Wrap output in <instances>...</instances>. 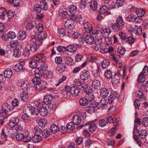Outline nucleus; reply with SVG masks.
Instances as JSON below:
<instances>
[{
    "label": "nucleus",
    "instance_id": "nucleus-1",
    "mask_svg": "<svg viewBox=\"0 0 148 148\" xmlns=\"http://www.w3.org/2000/svg\"><path fill=\"white\" fill-rule=\"evenodd\" d=\"M69 19H68L65 21L64 26L66 29L70 30L73 29L75 21L80 23L82 21V18L80 15L77 16L75 15H71L69 16Z\"/></svg>",
    "mask_w": 148,
    "mask_h": 148
},
{
    "label": "nucleus",
    "instance_id": "nucleus-2",
    "mask_svg": "<svg viewBox=\"0 0 148 148\" xmlns=\"http://www.w3.org/2000/svg\"><path fill=\"white\" fill-rule=\"evenodd\" d=\"M125 24V22L121 16H119L116 19V23H114L112 27L113 29L117 32L121 29V27Z\"/></svg>",
    "mask_w": 148,
    "mask_h": 148
},
{
    "label": "nucleus",
    "instance_id": "nucleus-3",
    "mask_svg": "<svg viewBox=\"0 0 148 148\" xmlns=\"http://www.w3.org/2000/svg\"><path fill=\"white\" fill-rule=\"evenodd\" d=\"M90 106H88L86 108V111L89 113H93L95 110L101 107L99 103H94L92 104H89Z\"/></svg>",
    "mask_w": 148,
    "mask_h": 148
},
{
    "label": "nucleus",
    "instance_id": "nucleus-4",
    "mask_svg": "<svg viewBox=\"0 0 148 148\" xmlns=\"http://www.w3.org/2000/svg\"><path fill=\"white\" fill-rule=\"evenodd\" d=\"M47 83L46 81H43L38 84H34L33 88L36 92L40 91L47 88Z\"/></svg>",
    "mask_w": 148,
    "mask_h": 148
},
{
    "label": "nucleus",
    "instance_id": "nucleus-5",
    "mask_svg": "<svg viewBox=\"0 0 148 148\" xmlns=\"http://www.w3.org/2000/svg\"><path fill=\"white\" fill-rule=\"evenodd\" d=\"M84 97L88 101L89 104H92L95 103V101L94 100V96L93 93L91 91H87L84 96Z\"/></svg>",
    "mask_w": 148,
    "mask_h": 148
},
{
    "label": "nucleus",
    "instance_id": "nucleus-6",
    "mask_svg": "<svg viewBox=\"0 0 148 148\" xmlns=\"http://www.w3.org/2000/svg\"><path fill=\"white\" fill-rule=\"evenodd\" d=\"M119 97L120 95L118 93L115 92L111 93L109 98H108V100L109 101V103L111 104L113 102L115 103L118 100Z\"/></svg>",
    "mask_w": 148,
    "mask_h": 148
},
{
    "label": "nucleus",
    "instance_id": "nucleus-7",
    "mask_svg": "<svg viewBox=\"0 0 148 148\" xmlns=\"http://www.w3.org/2000/svg\"><path fill=\"white\" fill-rule=\"evenodd\" d=\"M89 72L86 70H84L80 73V77L83 81H85L88 79L90 77Z\"/></svg>",
    "mask_w": 148,
    "mask_h": 148
},
{
    "label": "nucleus",
    "instance_id": "nucleus-8",
    "mask_svg": "<svg viewBox=\"0 0 148 148\" xmlns=\"http://www.w3.org/2000/svg\"><path fill=\"white\" fill-rule=\"evenodd\" d=\"M39 114L42 116H45L48 114V111L45 106H42L40 103H39Z\"/></svg>",
    "mask_w": 148,
    "mask_h": 148
},
{
    "label": "nucleus",
    "instance_id": "nucleus-9",
    "mask_svg": "<svg viewBox=\"0 0 148 148\" xmlns=\"http://www.w3.org/2000/svg\"><path fill=\"white\" fill-rule=\"evenodd\" d=\"M44 66L43 65V66H42V65H41V68H38L36 69L34 71L35 76L36 77H40L42 76L44 73L43 71L45 70L47 68L46 66H45V67H44Z\"/></svg>",
    "mask_w": 148,
    "mask_h": 148
},
{
    "label": "nucleus",
    "instance_id": "nucleus-10",
    "mask_svg": "<svg viewBox=\"0 0 148 148\" xmlns=\"http://www.w3.org/2000/svg\"><path fill=\"white\" fill-rule=\"evenodd\" d=\"M39 103L38 104V106L36 105L34 107H32L29 110H27V111H29L30 114L37 115L39 113Z\"/></svg>",
    "mask_w": 148,
    "mask_h": 148
},
{
    "label": "nucleus",
    "instance_id": "nucleus-11",
    "mask_svg": "<svg viewBox=\"0 0 148 148\" xmlns=\"http://www.w3.org/2000/svg\"><path fill=\"white\" fill-rule=\"evenodd\" d=\"M68 88L70 90V93L75 96L78 95L80 92L78 87L76 86H74L71 88L70 86H68Z\"/></svg>",
    "mask_w": 148,
    "mask_h": 148
},
{
    "label": "nucleus",
    "instance_id": "nucleus-12",
    "mask_svg": "<svg viewBox=\"0 0 148 148\" xmlns=\"http://www.w3.org/2000/svg\"><path fill=\"white\" fill-rule=\"evenodd\" d=\"M19 119L16 117L12 118L10 121L8 125L11 127H13L15 126L16 124L19 122Z\"/></svg>",
    "mask_w": 148,
    "mask_h": 148
},
{
    "label": "nucleus",
    "instance_id": "nucleus-13",
    "mask_svg": "<svg viewBox=\"0 0 148 148\" xmlns=\"http://www.w3.org/2000/svg\"><path fill=\"white\" fill-rule=\"evenodd\" d=\"M120 75V74L119 73H117L113 76L112 78V83L113 84L116 85L119 83Z\"/></svg>",
    "mask_w": 148,
    "mask_h": 148
},
{
    "label": "nucleus",
    "instance_id": "nucleus-14",
    "mask_svg": "<svg viewBox=\"0 0 148 148\" xmlns=\"http://www.w3.org/2000/svg\"><path fill=\"white\" fill-rule=\"evenodd\" d=\"M36 60L38 62L40 63L45 62L46 61V58L43 54L39 53L36 55Z\"/></svg>",
    "mask_w": 148,
    "mask_h": 148
},
{
    "label": "nucleus",
    "instance_id": "nucleus-15",
    "mask_svg": "<svg viewBox=\"0 0 148 148\" xmlns=\"http://www.w3.org/2000/svg\"><path fill=\"white\" fill-rule=\"evenodd\" d=\"M72 122L75 125H79L81 122V118L78 115H75L73 117Z\"/></svg>",
    "mask_w": 148,
    "mask_h": 148
},
{
    "label": "nucleus",
    "instance_id": "nucleus-16",
    "mask_svg": "<svg viewBox=\"0 0 148 148\" xmlns=\"http://www.w3.org/2000/svg\"><path fill=\"white\" fill-rule=\"evenodd\" d=\"M102 38H101L96 39L95 44V45L93 47L96 51H98L100 48L102 43Z\"/></svg>",
    "mask_w": 148,
    "mask_h": 148
},
{
    "label": "nucleus",
    "instance_id": "nucleus-17",
    "mask_svg": "<svg viewBox=\"0 0 148 148\" xmlns=\"http://www.w3.org/2000/svg\"><path fill=\"white\" fill-rule=\"evenodd\" d=\"M107 8L106 6H103L100 9L99 11L100 15H98L97 18L99 19H100L102 16L101 15L105 14L107 12Z\"/></svg>",
    "mask_w": 148,
    "mask_h": 148
},
{
    "label": "nucleus",
    "instance_id": "nucleus-18",
    "mask_svg": "<svg viewBox=\"0 0 148 148\" xmlns=\"http://www.w3.org/2000/svg\"><path fill=\"white\" fill-rule=\"evenodd\" d=\"M39 33V34L38 35L37 39L38 41H39L38 43L40 44L42 43V40L46 38L47 36V34L42 32H40V33Z\"/></svg>",
    "mask_w": 148,
    "mask_h": 148
},
{
    "label": "nucleus",
    "instance_id": "nucleus-19",
    "mask_svg": "<svg viewBox=\"0 0 148 148\" xmlns=\"http://www.w3.org/2000/svg\"><path fill=\"white\" fill-rule=\"evenodd\" d=\"M26 113L24 115H22L21 116L22 119L23 121L25 123L28 122L30 121V113L29 111H26Z\"/></svg>",
    "mask_w": 148,
    "mask_h": 148
},
{
    "label": "nucleus",
    "instance_id": "nucleus-20",
    "mask_svg": "<svg viewBox=\"0 0 148 148\" xmlns=\"http://www.w3.org/2000/svg\"><path fill=\"white\" fill-rule=\"evenodd\" d=\"M10 45L12 48L17 47L20 48V49H22V46L21 44L18 43V41L17 40H12L10 42Z\"/></svg>",
    "mask_w": 148,
    "mask_h": 148
},
{
    "label": "nucleus",
    "instance_id": "nucleus-21",
    "mask_svg": "<svg viewBox=\"0 0 148 148\" xmlns=\"http://www.w3.org/2000/svg\"><path fill=\"white\" fill-rule=\"evenodd\" d=\"M13 72L10 69H7L4 71L3 75L5 77L10 78L12 75Z\"/></svg>",
    "mask_w": 148,
    "mask_h": 148
},
{
    "label": "nucleus",
    "instance_id": "nucleus-22",
    "mask_svg": "<svg viewBox=\"0 0 148 148\" xmlns=\"http://www.w3.org/2000/svg\"><path fill=\"white\" fill-rule=\"evenodd\" d=\"M66 69V66L64 63L57 64L56 68V70L60 73L64 72Z\"/></svg>",
    "mask_w": 148,
    "mask_h": 148
},
{
    "label": "nucleus",
    "instance_id": "nucleus-23",
    "mask_svg": "<svg viewBox=\"0 0 148 148\" xmlns=\"http://www.w3.org/2000/svg\"><path fill=\"white\" fill-rule=\"evenodd\" d=\"M92 87L97 89H100L101 87V82L97 79H95L92 82Z\"/></svg>",
    "mask_w": 148,
    "mask_h": 148
},
{
    "label": "nucleus",
    "instance_id": "nucleus-24",
    "mask_svg": "<svg viewBox=\"0 0 148 148\" xmlns=\"http://www.w3.org/2000/svg\"><path fill=\"white\" fill-rule=\"evenodd\" d=\"M86 42L89 44H94V39L93 37L90 35H87L85 38Z\"/></svg>",
    "mask_w": 148,
    "mask_h": 148
},
{
    "label": "nucleus",
    "instance_id": "nucleus-25",
    "mask_svg": "<svg viewBox=\"0 0 148 148\" xmlns=\"http://www.w3.org/2000/svg\"><path fill=\"white\" fill-rule=\"evenodd\" d=\"M37 122L39 126L41 127H44L47 125V121L46 119L43 118L39 120H37Z\"/></svg>",
    "mask_w": 148,
    "mask_h": 148
},
{
    "label": "nucleus",
    "instance_id": "nucleus-26",
    "mask_svg": "<svg viewBox=\"0 0 148 148\" xmlns=\"http://www.w3.org/2000/svg\"><path fill=\"white\" fill-rule=\"evenodd\" d=\"M14 69L17 72L23 71H24L23 65L21 63L16 64L14 66Z\"/></svg>",
    "mask_w": 148,
    "mask_h": 148
},
{
    "label": "nucleus",
    "instance_id": "nucleus-27",
    "mask_svg": "<svg viewBox=\"0 0 148 148\" xmlns=\"http://www.w3.org/2000/svg\"><path fill=\"white\" fill-rule=\"evenodd\" d=\"M38 62L36 59H32L29 62V66L31 68L35 69L38 66Z\"/></svg>",
    "mask_w": 148,
    "mask_h": 148
},
{
    "label": "nucleus",
    "instance_id": "nucleus-28",
    "mask_svg": "<svg viewBox=\"0 0 148 148\" xmlns=\"http://www.w3.org/2000/svg\"><path fill=\"white\" fill-rule=\"evenodd\" d=\"M79 103L80 106H84L89 104V102L84 97L80 99Z\"/></svg>",
    "mask_w": 148,
    "mask_h": 148
},
{
    "label": "nucleus",
    "instance_id": "nucleus-29",
    "mask_svg": "<svg viewBox=\"0 0 148 148\" xmlns=\"http://www.w3.org/2000/svg\"><path fill=\"white\" fill-rule=\"evenodd\" d=\"M133 32L136 35H140L142 34V29L140 26H136L133 29Z\"/></svg>",
    "mask_w": 148,
    "mask_h": 148
},
{
    "label": "nucleus",
    "instance_id": "nucleus-30",
    "mask_svg": "<svg viewBox=\"0 0 148 148\" xmlns=\"http://www.w3.org/2000/svg\"><path fill=\"white\" fill-rule=\"evenodd\" d=\"M84 25L86 32L88 33L90 30L92 29V25L89 22H86L84 23Z\"/></svg>",
    "mask_w": 148,
    "mask_h": 148
},
{
    "label": "nucleus",
    "instance_id": "nucleus-31",
    "mask_svg": "<svg viewBox=\"0 0 148 148\" xmlns=\"http://www.w3.org/2000/svg\"><path fill=\"white\" fill-rule=\"evenodd\" d=\"M100 91L101 95L102 97H106L109 95V91L105 88H101Z\"/></svg>",
    "mask_w": 148,
    "mask_h": 148
},
{
    "label": "nucleus",
    "instance_id": "nucleus-32",
    "mask_svg": "<svg viewBox=\"0 0 148 148\" xmlns=\"http://www.w3.org/2000/svg\"><path fill=\"white\" fill-rule=\"evenodd\" d=\"M39 5L43 11L47 10L48 8L47 3L44 1H41L40 2V4Z\"/></svg>",
    "mask_w": 148,
    "mask_h": 148
},
{
    "label": "nucleus",
    "instance_id": "nucleus-33",
    "mask_svg": "<svg viewBox=\"0 0 148 148\" xmlns=\"http://www.w3.org/2000/svg\"><path fill=\"white\" fill-rule=\"evenodd\" d=\"M32 139L34 142L36 143L41 141L42 138L39 134H36L33 137Z\"/></svg>",
    "mask_w": 148,
    "mask_h": 148
},
{
    "label": "nucleus",
    "instance_id": "nucleus-34",
    "mask_svg": "<svg viewBox=\"0 0 148 148\" xmlns=\"http://www.w3.org/2000/svg\"><path fill=\"white\" fill-rule=\"evenodd\" d=\"M134 11H136V13L138 17H142L144 16L145 14V12L143 9H138L136 10V8H134Z\"/></svg>",
    "mask_w": 148,
    "mask_h": 148
},
{
    "label": "nucleus",
    "instance_id": "nucleus-35",
    "mask_svg": "<svg viewBox=\"0 0 148 148\" xmlns=\"http://www.w3.org/2000/svg\"><path fill=\"white\" fill-rule=\"evenodd\" d=\"M21 98L22 100L24 101H26L28 99L29 96L27 92L23 91L21 95Z\"/></svg>",
    "mask_w": 148,
    "mask_h": 148
},
{
    "label": "nucleus",
    "instance_id": "nucleus-36",
    "mask_svg": "<svg viewBox=\"0 0 148 148\" xmlns=\"http://www.w3.org/2000/svg\"><path fill=\"white\" fill-rule=\"evenodd\" d=\"M20 48L14 49L13 52V56L14 57H18L21 55V53L20 51Z\"/></svg>",
    "mask_w": 148,
    "mask_h": 148
},
{
    "label": "nucleus",
    "instance_id": "nucleus-37",
    "mask_svg": "<svg viewBox=\"0 0 148 148\" xmlns=\"http://www.w3.org/2000/svg\"><path fill=\"white\" fill-rule=\"evenodd\" d=\"M76 50V47H74V45H69L66 48V50L70 52H75Z\"/></svg>",
    "mask_w": 148,
    "mask_h": 148
},
{
    "label": "nucleus",
    "instance_id": "nucleus-38",
    "mask_svg": "<svg viewBox=\"0 0 148 148\" xmlns=\"http://www.w3.org/2000/svg\"><path fill=\"white\" fill-rule=\"evenodd\" d=\"M111 30L109 28L105 29L101 32L103 36L105 37H108L111 33Z\"/></svg>",
    "mask_w": 148,
    "mask_h": 148
},
{
    "label": "nucleus",
    "instance_id": "nucleus-39",
    "mask_svg": "<svg viewBox=\"0 0 148 148\" xmlns=\"http://www.w3.org/2000/svg\"><path fill=\"white\" fill-rule=\"evenodd\" d=\"M26 37V36L25 32L20 31L19 32L17 37L19 40H23Z\"/></svg>",
    "mask_w": 148,
    "mask_h": 148
},
{
    "label": "nucleus",
    "instance_id": "nucleus-40",
    "mask_svg": "<svg viewBox=\"0 0 148 148\" xmlns=\"http://www.w3.org/2000/svg\"><path fill=\"white\" fill-rule=\"evenodd\" d=\"M38 44L32 43L30 44V48L32 52H34L39 48Z\"/></svg>",
    "mask_w": 148,
    "mask_h": 148
},
{
    "label": "nucleus",
    "instance_id": "nucleus-41",
    "mask_svg": "<svg viewBox=\"0 0 148 148\" xmlns=\"http://www.w3.org/2000/svg\"><path fill=\"white\" fill-rule=\"evenodd\" d=\"M43 74L45 78L47 79H51L53 76L52 73L51 71H46L43 73Z\"/></svg>",
    "mask_w": 148,
    "mask_h": 148
},
{
    "label": "nucleus",
    "instance_id": "nucleus-42",
    "mask_svg": "<svg viewBox=\"0 0 148 148\" xmlns=\"http://www.w3.org/2000/svg\"><path fill=\"white\" fill-rule=\"evenodd\" d=\"M8 111L3 109L0 110V116L3 118L5 119L8 116Z\"/></svg>",
    "mask_w": 148,
    "mask_h": 148
},
{
    "label": "nucleus",
    "instance_id": "nucleus-43",
    "mask_svg": "<svg viewBox=\"0 0 148 148\" xmlns=\"http://www.w3.org/2000/svg\"><path fill=\"white\" fill-rule=\"evenodd\" d=\"M147 135V133L145 130H141L139 134V137L142 139L145 138Z\"/></svg>",
    "mask_w": 148,
    "mask_h": 148
},
{
    "label": "nucleus",
    "instance_id": "nucleus-44",
    "mask_svg": "<svg viewBox=\"0 0 148 148\" xmlns=\"http://www.w3.org/2000/svg\"><path fill=\"white\" fill-rule=\"evenodd\" d=\"M52 98L51 96L47 95L44 97L43 102L45 103H49L52 101Z\"/></svg>",
    "mask_w": 148,
    "mask_h": 148
},
{
    "label": "nucleus",
    "instance_id": "nucleus-45",
    "mask_svg": "<svg viewBox=\"0 0 148 148\" xmlns=\"http://www.w3.org/2000/svg\"><path fill=\"white\" fill-rule=\"evenodd\" d=\"M59 128L58 126L56 124H52L50 127V130L51 132L55 134L57 132Z\"/></svg>",
    "mask_w": 148,
    "mask_h": 148
},
{
    "label": "nucleus",
    "instance_id": "nucleus-46",
    "mask_svg": "<svg viewBox=\"0 0 148 148\" xmlns=\"http://www.w3.org/2000/svg\"><path fill=\"white\" fill-rule=\"evenodd\" d=\"M88 87V85L87 84L83 83L82 84H81V86H80V87H79L78 89L79 90H84V91H87V88Z\"/></svg>",
    "mask_w": 148,
    "mask_h": 148
},
{
    "label": "nucleus",
    "instance_id": "nucleus-47",
    "mask_svg": "<svg viewBox=\"0 0 148 148\" xmlns=\"http://www.w3.org/2000/svg\"><path fill=\"white\" fill-rule=\"evenodd\" d=\"M77 7L74 5H70L69 7V12L72 14H75L77 11Z\"/></svg>",
    "mask_w": 148,
    "mask_h": 148
},
{
    "label": "nucleus",
    "instance_id": "nucleus-48",
    "mask_svg": "<svg viewBox=\"0 0 148 148\" xmlns=\"http://www.w3.org/2000/svg\"><path fill=\"white\" fill-rule=\"evenodd\" d=\"M10 3L13 4L14 7H17L20 5V0H7Z\"/></svg>",
    "mask_w": 148,
    "mask_h": 148
},
{
    "label": "nucleus",
    "instance_id": "nucleus-49",
    "mask_svg": "<svg viewBox=\"0 0 148 148\" xmlns=\"http://www.w3.org/2000/svg\"><path fill=\"white\" fill-rule=\"evenodd\" d=\"M98 3L96 1H94L92 2L90 5V7L93 10H95L97 8Z\"/></svg>",
    "mask_w": 148,
    "mask_h": 148
},
{
    "label": "nucleus",
    "instance_id": "nucleus-50",
    "mask_svg": "<svg viewBox=\"0 0 148 148\" xmlns=\"http://www.w3.org/2000/svg\"><path fill=\"white\" fill-rule=\"evenodd\" d=\"M43 137L45 138H47L50 135V132L47 130H44L42 131L41 134Z\"/></svg>",
    "mask_w": 148,
    "mask_h": 148
},
{
    "label": "nucleus",
    "instance_id": "nucleus-51",
    "mask_svg": "<svg viewBox=\"0 0 148 148\" xmlns=\"http://www.w3.org/2000/svg\"><path fill=\"white\" fill-rule=\"evenodd\" d=\"M24 137V135L21 133H19L16 135V138L17 141H21L23 140Z\"/></svg>",
    "mask_w": 148,
    "mask_h": 148
},
{
    "label": "nucleus",
    "instance_id": "nucleus-52",
    "mask_svg": "<svg viewBox=\"0 0 148 148\" xmlns=\"http://www.w3.org/2000/svg\"><path fill=\"white\" fill-rule=\"evenodd\" d=\"M7 11L3 8H0V16L3 19H4L5 16L6 14Z\"/></svg>",
    "mask_w": 148,
    "mask_h": 148
},
{
    "label": "nucleus",
    "instance_id": "nucleus-53",
    "mask_svg": "<svg viewBox=\"0 0 148 148\" xmlns=\"http://www.w3.org/2000/svg\"><path fill=\"white\" fill-rule=\"evenodd\" d=\"M33 132L36 134H41L42 130L38 126H36L34 127L33 129Z\"/></svg>",
    "mask_w": 148,
    "mask_h": 148
},
{
    "label": "nucleus",
    "instance_id": "nucleus-54",
    "mask_svg": "<svg viewBox=\"0 0 148 148\" xmlns=\"http://www.w3.org/2000/svg\"><path fill=\"white\" fill-rule=\"evenodd\" d=\"M75 124L72 122L69 123L67 124V129L70 131H72L75 129Z\"/></svg>",
    "mask_w": 148,
    "mask_h": 148
},
{
    "label": "nucleus",
    "instance_id": "nucleus-55",
    "mask_svg": "<svg viewBox=\"0 0 148 148\" xmlns=\"http://www.w3.org/2000/svg\"><path fill=\"white\" fill-rule=\"evenodd\" d=\"M39 41H38L37 37H36L35 35H34L31 36L29 42L31 44L37 43V42Z\"/></svg>",
    "mask_w": 148,
    "mask_h": 148
},
{
    "label": "nucleus",
    "instance_id": "nucleus-56",
    "mask_svg": "<svg viewBox=\"0 0 148 148\" xmlns=\"http://www.w3.org/2000/svg\"><path fill=\"white\" fill-rule=\"evenodd\" d=\"M110 64L109 62L106 60H105L101 62V66L103 69L107 68Z\"/></svg>",
    "mask_w": 148,
    "mask_h": 148
},
{
    "label": "nucleus",
    "instance_id": "nucleus-57",
    "mask_svg": "<svg viewBox=\"0 0 148 148\" xmlns=\"http://www.w3.org/2000/svg\"><path fill=\"white\" fill-rule=\"evenodd\" d=\"M87 126L88 127L90 131L91 132H94L97 128V127L94 124H87Z\"/></svg>",
    "mask_w": 148,
    "mask_h": 148
},
{
    "label": "nucleus",
    "instance_id": "nucleus-58",
    "mask_svg": "<svg viewBox=\"0 0 148 148\" xmlns=\"http://www.w3.org/2000/svg\"><path fill=\"white\" fill-rule=\"evenodd\" d=\"M32 82L34 84H38L41 82L40 77H35L32 79Z\"/></svg>",
    "mask_w": 148,
    "mask_h": 148
},
{
    "label": "nucleus",
    "instance_id": "nucleus-59",
    "mask_svg": "<svg viewBox=\"0 0 148 148\" xmlns=\"http://www.w3.org/2000/svg\"><path fill=\"white\" fill-rule=\"evenodd\" d=\"M35 27L38 33H40V32H42L43 26L41 24L38 23L36 25Z\"/></svg>",
    "mask_w": 148,
    "mask_h": 148
},
{
    "label": "nucleus",
    "instance_id": "nucleus-60",
    "mask_svg": "<svg viewBox=\"0 0 148 148\" xmlns=\"http://www.w3.org/2000/svg\"><path fill=\"white\" fill-rule=\"evenodd\" d=\"M101 104L103 106H106V104L109 103V101L108 98L103 97L101 100Z\"/></svg>",
    "mask_w": 148,
    "mask_h": 148
},
{
    "label": "nucleus",
    "instance_id": "nucleus-61",
    "mask_svg": "<svg viewBox=\"0 0 148 148\" xmlns=\"http://www.w3.org/2000/svg\"><path fill=\"white\" fill-rule=\"evenodd\" d=\"M117 52L122 55H123L125 53V50L123 47L120 46L118 47Z\"/></svg>",
    "mask_w": 148,
    "mask_h": 148
},
{
    "label": "nucleus",
    "instance_id": "nucleus-62",
    "mask_svg": "<svg viewBox=\"0 0 148 148\" xmlns=\"http://www.w3.org/2000/svg\"><path fill=\"white\" fill-rule=\"evenodd\" d=\"M105 77L107 79H110L112 77V74L111 71L108 70L104 73Z\"/></svg>",
    "mask_w": 148,
    "mask_h": 148
},
{
    "label": "nucleus",
    "instance_id": "nucleus-63",
    "mask_svg": "<svg viewBox=\"0 0 148 148\" xmlns=\"http://www.w3.org/2000/svg\"><path fill=\"white\" fill-rule=\"evenodd\" d=\"M65 34L64 29L63 28H60L58 31V35L61 37H63Z\"/></svg>",
    "mask_w": 148,
    "mask_h": 148
},
{
    "label": "nucleus",
    "instance_id": "nucleus-64",
    "mask_svg": "<svg viewBox=\"0 0 148 148\" xmlns=\"http://www.w3.org/2000/svg\"><path fill=\"white\" fill-rule=\"evenodd\" d=\"M142 123L144 126H148V117L144 118L142 120Z\"/></svg>",
    "mask_w": 148,
    "mask_h": 148
}]
</instances>
